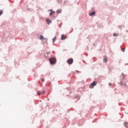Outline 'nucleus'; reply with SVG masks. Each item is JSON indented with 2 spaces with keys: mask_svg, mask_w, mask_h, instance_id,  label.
Returning <instances> with one entry per match:
<instances>
[{
  "mask_svg": "<svg viewBox=\"0 0 128 128\" xmlns=\"http://www.w3.org/2000/svg\"><path fill=\"white\" fill-rule=\"evenodd\" d=\"M50 62L51 64H54L56 62V59L54 58H52L50 59Z\"/></svg>",
  "mask_w": 128,
  "mask_h": 128,
  "instance_id": "nucleus-1",
  "label": "nucleus"
},
{
  "mask_svg": "<svg viewBox=\"0 0 128 128\" xmlns=\"http://www.w3.org/2000/svg\"><path fill=\"white\" fill-rule=\"evenodd\" d=\"M98 83L96 82H94L92 84H91L90 86V88H94V86H96V84Z\"/></svg>",
  "mask_w": 128,
  "mask_h": 128,
  "instance_id": "nucleus-2",
  "label": "nucleus"
},
{
  "mask_svg": "<svg viewBox=\"0 0 128 128\" xmlns=\"http://www.w3.org/2000/svg\"><path fill=\"white\" fill-rule=\"evenodd\" d=\"M67 62L68 64H72L74 62V60L72 58H70L68 60Z\"/></svg>",
  "mask_w": 128,
  "mask_h": 128,
  "instance_id": "nucleus-3",
  "label": "nucleus"
},
{
  "mask_svg": "<svg viewBox=\"0 0 128 128\" xmlns=\"http://www.w3.org/2000/svg\"><path fill=\"white\" fill-rule=\"evenodd\" d=\"M40 40H46V42L48 44V38H44V36H40Z\"/></svg>",
  "mask_w": 128,
  "mask_h": 128,
  "instance_id": "nucleus-4",
  "label": "nucleus"
},
{
  "mask_svg": "<svg viewBox=\"0 0 128 128\" xmlns=\"http://www.w3.org/2000/svg\"><path fill=\"white\" fill-rule=\"evenodd\" d=\"M66 36L62 34V36L61 40H66Z\"/></svg>",
  "mask_w": 128,
  "mask_h": 128,
  "instance_id": "nucleus-5",
  "label": "nucleus"
},
{
  "mask_svg": "<svg viewBox=\"0 0 128 128\" xmlns=\"http://www.w3.org/2000/svg\"><path fill=\"white\" fill-rule=\"evenodd\" d=\"M46 22L48 24H52V20L50 19H46Z\"/></svg>",
  "mask_w": 128,
  "mask_h": 128,
  "instance_id": "nucleus-6",
  "label": "nucleus"
},
{
  "mask_svg": "<svg viewBox=\"0 0 128 128\" xmlns=\"http://www.w3.org/2000/svg\"><path fill=\"white\" fill-rule=\"evenodd\" d=\"M49 12H51L50 13V16H52L54 14V11H53L52 10H49Z\"/></svg>",
  "mask_w": 128,
  "mask_h": 128,
  "instance_id": "nucleus-7",
  "label": "nucleus"
},
{
  "mask_svg": "<svg viewBox=\"0 0 128 128\" xmlns=\"http://www.w3.org/2000/svg\"><path fill=\"white\" fill-rule=\"evenodd\" d=\"M104 62H108V58H106V56H104Z\"/></svg>",
  "mask_w": 128,
  "mask_h": 128,
  "instance_id": "nucleus-8",
  "label": "nucleus"
},
{
  "mask_svg": "<svg viewBox=\"0 0 128 128\" xmlns=\"http://www.w3.org/2000/svg\"><path fill=\"white\" fill-rule=\"evenodd\" d=\"M94 14H96V12L94 11L90 14V16H94Z\"/></svg>",
  "mask_w": 128,
  "mask_h": 128,
  "instance_id": "nucleus-9",
  "label": "nucleus"
},
{
  "mask_svg": "<svg viewBox=\"0 0 128 128\" xmlns=\"http://www.w3.org/2000/svg\"><path fill=\"white\" fill-rule=\"evenodd\" d=\"M124 126H126V128H128V123L127 122H124Z\"/></svg>",
  "mask_w": 128,
  "mask_h": 128,
  "instance_id": "nucleus-10",
  "label": "nucleus"
},
{
  "mask_svg": "<svg viewBox=\"0 0 128 128\" xmlns=\"http://www.w3.org/2000/svg\"><path fill=\"white\" fill-rule=\"evenodd\" d=\"M56 37H54L52 40V42H56Z\"/></svg>",
  "mask_w": 128,
  "mask_h": 128,
  "instance_id": "nucleus-11",
  "label": "nucleus"
},
{
  "mask_svg": "<svg viewBox=\"0 0 128 128\" xmlns=\"http://www.w3.org/2000/svg\"><path fill=\"white\" fill-rule=\"evenodd\" d=\"M56 12L57 14H60V12H62V10H57Z\"/></svg>",
  "mask_w": 128,
  "mask_h": 128,
  "instance_id": "nucleus-12",
  "label": "nucleus"
},
{
  "mask_svg": "<svg viewBox=\"0 0 128 128\" xmlns=\"http://www.w3.org/2000/svg\"><path fill=\"white\" fill-rule=\"evenodd\" d=\"M118 36V34L116 33H114L113 34V36Z\"/></svg>",
  "mask_w": 128,
  "mask_h": 128,
  "instance_id": "nucleus-13",
  "label": "nucleus"
},
{
  "mask_svg": "<svg viewBox=\"0 0 128 128\" xmlns=\"http://www.w3.org/2000/svg\"><path fill=\"white\" fill-rule=\"evenodd\" d=\"M37 94H38V96H40V94H42V93H41L40 92H37Z\"/></svg>",
  "mask_w": 128,
  "mask_h": 128,
  "instance_id": "nucleus-14",
  "label": "nucleus"
},
{
  "mask_svg": "<svg viewBox=\"0 0 128 128\" xmlns=\"http://www.w3.org/2000/svg\"><path fill=\"white\" fill-rule=\"evenodd\" d=\"M2 10H0V16H2Z\"/></svg>",
  "mask_w": 128,
  "mask_h": 128,
  "instance_id": "nucleus-15",
  "label": "nucleus"
},
{
  "mask_svg": "<svg viewBox=\"0 0 128 128\" xmlns=\"http://www.w3.org/2000/svg\"><path fill=\"white\" fill-rule=\"evenodd\" d=\"M41 80L42 82H44V78H42Z\"/></svg>",
  "mask_w": 128,
  "mask_h": 128,
  "instance_id": "nucleus-16",
  "label": "nucleus"
},
{
  "mask_svg": "<svg viewBox=\"0 0 128 128\" xmlns=\"http://www.w3.org/2000/svg\"><path fill=\"white\" fill-rule=\"evenodd\" d=\"M125 50H126V48H122V52H124Z\"/></svg>",
  "mask_w": 128,
  "mask_h": 128,
  "instance_id": "nucleus-17",
  "label": "nucleus"
},
{
  "mask_svg": "<svg viewBox=\"0 0 128 128\" xmlns=\"http://www.w3.org/2000/svg\"><path fill=\"white\" fill-rule=\"evenodd\" d=\"M46 54H50V52H47Z\"/></svg>",
  "mask_w": 128,
  "mask_h": 128,
  "instance_id": "nucleus-18",
  "label": "nucleus"
},
{
  "mask_svg": "<svg viewBox=\"0 0 128 128\" xmlns=\"http://www.w3.org/2000/svg\"><path fill=\"white\" fill-rule=\"evenodd\" d=\"M45 58H48V56H45Z\"/></svg>",
  "mask_w": 128,
  "mask_h": 128,
  "instance_id": "nucleus-19",
  "label": "nucleus"
},
{
  "mask_svg": "<svg viewBox=\"0 0 128 128\" xmlns=\"http://www.w3.org/2000/svg\"><path fill=\"white\" fill-rule=\"evenodd\" d=\"M109 86H112V84H109Z\"/></svg>",
  "mask_w": 128,
  "mask_h": 128,
  "instance_id": "nucleus-20",
  "label": "nucleus"
},
{
  "mask_svg": "<svg viewBox=\"0 0 128 128\" xmlns=\"http://www.w3.org/2000/svg\"><path fill=\"white\" fill-rule=\"evenodd\" d=\"M43 94H44V91L43 92Z\"/></svg>",
  "mask_w": 128,
  "mask_h": 128,
  "instance_id": "nucleus-21",
  "label": "nucleus"
}]
</instances>
